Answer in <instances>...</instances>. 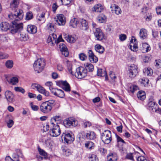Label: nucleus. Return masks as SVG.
I'll list each match as a JSON object with an SVG mask.
<instances>
[{"mask_svg": "<svg viewBox=\"0 0 161 161\" xmlns=\"http://www.w3.org/2000/svg\"><path fill=\"white\" fill-rule=\"evenodd\" d=\"M49 140L50 139L48 138L45 137L42 139V142L46 145H47L48 143H49Z\"/></svg>", "mask_w": 161, "mask_h": 161, "instance_id": "62", "label": "nucleus"}, {"mask_svg": "<svg viewBox=\"0 0 161 161\" xmlns=\"http://www.w3.org/2000/svg\"><path fill=\"white\" fill-rule=\"evenodd\" d=\"M8 54L0 52V59L6 58H8Z\"/></svg>", "mask_w": 161, "mask_h": 161, "instance_id": "53", "label": "nucleus"}, {"mask_svg": "<svg viewBox=\"0 0 161 161\" xmlns=\"http://www.w3.org/2000/svg\"><path fill=\"white\" fill-rule=\"evenodd\" d=\"M33 15L31 12H27L26 15V19L27 20H30L32 19Z\"/></svg>", "mask_w": 161, "mask_h": 161, "instance_id": "46", "label": "nucleus"}, {"mask_svg": "<svg viewBox=\"0 0 161 161\" xmlns=\"http://www.w3.org/2000/svg\"><path fill=\"white\" fill-rule=\"evenodd\" d=\"M13 62L11 60H7L5 63L6 66L8 69H11L13 67Z\"/></svg>", "mask_w": 161, "mask_h": 161, "instance_id": "42", "label": "nucleus"}, {"mask_svg": "<svg viewBox=\"0 0 161 161\" xmlns=\"http://www.w3.org/2000/svg\"><path fill=\"white\" fill-rule=\"evenodd\" d=\"M51 129L49 134L52 137H57L61 133V130L59 126L56 122V117H53L51 120Z\"/></svg>", "mask_w": 161, "mask_h": 161, "instance_id": "2", "label": "nucleus"}, {"mask_svg": "<svg viewBox=\"0 0 161 161\" xmlns=\"http://www.w3.org/2000/svg\"><path fill=\"white\" fill-rule=\"evenodd\" d=\"M19 0H13L11 3L10 8L13 11L8 16L10 19L12 20V27H11V32L14 34L21 30L23 28L22 23H18V21L21 19L23 17V11L18 8L19 4Z\"/></svg>", "mask_w": 161, "mask_h": 161, "instance_id": "1", "label": "nucleus"}, {"mask_svg": "<svg viewBox=\"0 0 161 161\" xmlns=\"http://www.w3.org/2000/svg\"><path fill=\"white\" fill-rule=\"evenodd\" d=\"M156 10L157 14H161V7H158L156 8Z\"/></svg>", "mask_w": 161, "mask_h": 161, "instance_id": "64", "label": "nucleus"}, {"mask_svg": "<svg viewBox=\"0 0 161 161\" xmlns=\"http://www.w3.org/2000/svg\"><path fill=\"white\" fill-rule=\"evenodd\" d=\"M137 160L138 161H147L145 158L142 156H141L138 157L137 158Z\"/></svg>", "mask_w": 161, "mask_h": 161, "instance_id": "60", "label": "nucleus"}, {"mask_svg": "<svg viewBox=\"0 0 161 161\" xmlns=\"http://www.w3.org/2000/svg\"><path fill=\"white\" fill-rule=\"evenodd\" d=\"M45 65V59L43 58H40L35 62L33 66L35 71L39 73L44 69Z\"/></svg>", "mask_w": 161, "mask_h": 161, "instance_id": "3", "label": "nucleus"}, {"mask_svg": "<svg viewBox=\"0 0 161 161\" xmlns=\"http://www.w3.org/2000/svg\"><path fill=\"white\" fill-rule=\"evenodd\" d=\"M79 57L80 59L82 61H84L87 58V56L85 54L81 53L79 55Z\"/></svg>", "mask_w": 161, "mask_h": 161, "instance_id": "54", "label": "nucleus"}, {"mask_svg": "<svg viewBox=\"0 0 161 161\" xmlns=\"http://www.w3.org/2000/svg\"><path fill=\"white\" fill-rule=\"evenodd\" d=\"M102 141L105 144L110 143L112 140L111 133L109 130H105L101 134Z\"/></svg>", "mask_w": 161, "mask_h": 161, "instance_id": "5", "label": "nucleus"}, {"mask_svg": "<svg viewBox=\"0 0 161 161\" xmlns=\"http://www.w3.org/2000/svg\"><path fill=\"white\" fill-rule=\"evenodd\" d=\"M143 72L147 76H151L153 74V71L150 68H146L143 70Z\"/></svg>", "mask_w": 161, "mask_h": 161, "instance_id": "40", "label": "nucleus"}, {"mask_svg": "<svg viewBox=\"0 0 161 161\" xmlns=\"http://www.w3.org/2000/svg\"><path fill=\"white\" fill-rule=\"evenodd\" d=\"M38 150L39 152V153L41 155L46 156L47 155V153L45 152L43 149H41L40 147H38Z\"/></svg>", "mask_w": 161, "mask_h": 161, "instance_id": "51", "label": "nucleus"}, {"mask_svg": "<svg viewBox=\"0 0 161 161\" xmlns=\"http://www.w3.org/2000/svg\"><path fill=\"white\" fill-rule=\"evenodd\" d=\"M47 104L52 107L53 105L55 103V101L54 100H49L48 101L45 102Z\"/></svg>", "mask_w": 161, "mask_h": 161, "instance_id": "56", "label": "nucleus"}, {"mask_svg": "<svg viewBox=\"0 0 161 161\" xmlns=\"http://www.w3.org/2000/svg\"><path fill=\"white\" fill-rule=\"evenodd\" d=\"M79 23L77 19L75 18H74L71 19L70 21V25L73 28L76 27L77 25Z\"/></svg>", "mask_w": 161, "mask_h": 161, "instance_id": "35", "label": "nucleus"}, {"mask_svg": "<svg viewBox=\"0 0 161 161\" xmlns=\"http://www.w3.org/2000/svg\"><path fill=\"white\" fill-rule=\"evenodd\" d=\"M38 92H39L43 94L46 97H47L49 95V92L48 91H47L44 87L41 86L39 87Z\"/></svg>", "mask_w": 161, "mask_h": 161, "instance_id": "37", "label": "nucleus"}, {"mask_svg": "<svg viewBox=\"0 0 161 161\" xmlns=\"http://www.w3.org/2000/svg\"><path fill=\"white\" fill-rule=\"evenodd\" d=\"M107 161H117V156L116 154L111 153L107 157Z\"/></svg>", "mask_w": 161, "mask_h": 161, "instance_id": "31", "label": "nucleus"}, {"mask_svg": "<svg viewBox=\"0 0 161 161\" xmlns=\"http://www.w3.org/2000/svg\"><path fill=\"white\" fill-rule=\"evenodd\" d=\"M150 47L149 45L146 43H143L142 46L141 47L140 49L143 53L147 52L150 50Z\"/></svg>", "mask_w": 161, "mask_h": 161, "instance_id": "25", "label": "nucleus"}, {"mask_svg": "<svg viewBox=\"0 0 161 161\" xmlns=\"http://www.w3.org/2000/svg\"><path fill=\"white\" fill-rule=\"evenodd\" d=\"M52 41H53V39L50 34L48 37L47 42L50 45H52Z\"/></svg>", "mask_w": 161, "mask_h": 161, "instance_id": "61", "label": "nucleus"}, {"mask_svg": "<svg viewBox=\"0 0 161 161\" xmlns=\"http://www.w3.org/2000/svg\"><path fill=\"white\" fill-rule=\"evenodd\" d=\"M51 122L49 124H46L44 126V130L46 131H48L49 130L50 128H51ZM51 128H50V129Z\"/></svg>", "mask_w": 161, "mask_h": 161, "instance_id": "58", "label": "nucleus"}, {"mask_svg": "<svg viewBox=\"0 0 161 161\" xmlns=\"http://www.w3.org/2000/svg\"><path fill=\"white\" fill-rule=\"evenodd\" d=\"M64 125L66 127H70L71 126H75L78 124V121L74 119L69 118L64 121Z\"/></svg>", "mask_w": 161, "mask_h": 161, "instance_id": "7", "label": "nucleus"}, {"mask_svg": "<svg viewBox=\"0 0 161 161\" xmlns=\"http://www.w3.org/2000/svg\"><path fill=\"white\" fill-rule=\"evenodd\" d=\"M156 66L158 68L161 67V60H156Z\"/></svg>", "mask_w": 161, "mask_h": 161, "instance_id": "63", "label": "nucleus"}, {"mask_svg": "<svg viewBox=\"0 0 161 161\" xmlns=\"http://www.w3.org/2000/svg\"><path fill=\"white\" fill-rule=\"evenodd\" d=\"M136 39L134 36L132 37L130 41V44L129 45L130 48L131 50L133 52L137 51L138 50V47L136 41Z\"/></svg>", "mask_w": 161, "mask_h": 161, "instance_id": "13", "label": "nucleus"}, {"mask_svg": "<svg viewBox=\"0 0 161 161\" xmlns=\"http://www.w3.org/2000/svg\"><path fill=\"white\" fill-rule=\"evenodd\" d=\"M50 90L52 93L55 96L61 98H63L65 96L64 92L61 89L50 87Z\"/></svg>", "mask_w": 161, "mask_h": 161, "instance_id": "9", "label": "nucleus"}, {"mask_svg": "<svg viewBox=\"0 0 161 161\" xmlns=\"http://www.w3.org/2000/svg\"><path fill=\"white\" fill-rule=\"evenodd\" d=\"M97 75L98 76L105 77V79L106 80H108V77L106 71L105 70H103L101 69H98Z\"/></svg>", "mask_w": 161, "mask_h": 161, "instance_id": "23", "label": "nucleus"}, {"mask_svg": "<svg viewBox=\"0 0 161 161\" xmlns=\"http://www.w3.org/2000/svg\"><path fill=\"white\" fill-rule=\"evenodd\" d=\"M40 109L42 112L45 114H47L51 111L52 109V107L48 105L46 102H44L41 105Z\"/></svg>", "mask_w": 161, "mask_h": 161, "instance_id": "11", "label": "nucleus"}, {"mask_svg": "<svg viewBox=\"0 0 161 161\" xmlns=\"http://www.w3.org/2000/svg\"><path fill=\"white\" fill-rule=\"evenodd\" d=\"M147 36V31L144 28L141 29L139 32V36L142 40L146 39Z\"/></svg>", "mask_w": 161, "mask_h": 161, "instance_id": "21", "label": "nucleus"}, {"mask_svg": "<svg viewBox=\"0 0 161 161\" xmlns=\"http://www.w3.org/2000/svg\"><path fill=\"white\" fill-rule=\"evenodd\" d=\"M139 82L140 83L142 86L147 87L148 86L149 80L147 78H144L140 79Z\"/></svg>", "mask_w": 161, "mask_h": 161, "instance_id": "30", "label": "nucleus"}, {"mask_svg": "<svg viewBox=\"0 0 161 161\" xmlns=\"http://www.w3.org/2000/svg\"><path fill=\"white\" fill-rule=\"evenodd\" d=\"M85 146L88 149L91 150L94 148V143L91 141L86 142L85 144Z\"/></svg>", "mask_w": 161, "mask_h": 161, "instance_id": "32", "label": "nucleus"}, {"mask_svg": "<svg viewBox=\"0 0 161 161\" xmlns=\"http://www.w3.org/2000/svg\"><path fill=\"white\" fill-rule=\"evenodd\" d=\"M95 50L100 53H103L104 51V47L98 44L95 45Z\"/></svg>", "mask_w": 161, "mask_h": 161, "instance_id": "39", "label": "nucleus"}, {"mask_svg": "<svg viewBox=\"0 0 161 161\" xmlns=\"http://www.w3.org/2000/svg\"><path fill=\"white\" fill-rule=\"evenodd\" d=\"M13 159H12L10 156H7L5 158L6 161H19V156L15 154L13 155Z\"/></svg>", "mask_w": 161, "mask_h": 161, "instance_id": "36", "label": "nucleus"}, {"mask_svg": "<svg viewBox=\"0 0 161 161\" xmlns=\"http://www.w3.org/2000/svg\"><path fill=\"white\" fill-rule=\"evenodd\" d=\"M4 95L8 102L12 103L14 101V96L11 91H6L5 92Z\"/></svg>", "mask_w": 161, "mask_h": 161, "instance_id": "15", "label": "nucleus"}, {"mask_svg": "<svg viewBox=\"0 0 161 161\" xmlns=\"http://www.w3.org/2000/svg\"><path fill=\"white\" fill-rule=\"evenodd\" d=\"M110 8H111L112 11L113 10L115 11L116 14L118 15L121 14V10L117 5L113 4L110 6Z\"/></svg>", "mask_w": 161, "mask_h": 161, "instance_id": "29", "label": "nucleus"}, {"mask_svg": "<svg viewBox=\"0 0 161 161\" xmlns=\"http://www.w3.org/2000/svg\"><path fill=\"white\" fill-rule=\"evenodd\" d=\"M59 48L62 52L63 55H64L65 57H67L69 55V52L65 45L63 42L60 43L59 44Z\"/></svg>", "mask_w": 161, "mask_h": 161, "instance_id": "16", "label": "nucleus"}, {"mask_svg": "<svg viewBox=\"0 0 161 161\" xmlns=\"http://www.w3.org/2000/svg\"><path fill=\"white\" fill-rule=\"evenodd\" d=\"M0 27L2 31H6L9 29L11 26L7 22H3L1 23Z\"/></svg>", "mask_w": 161, "mask_h": 161, "instance_id": "19", "label": "nucleus"}, {"mask_svg": "<svg viewBox=\"0 0 161 161\" xmlns=\"http://www.w3.org/2000/svg\"><path fill=\"white\" fill-rule=\"evenodd\" d=\"M75 75L78 79H81L86 76L87 71L86 69L83 67H79L76 69Z\"/></svg>", "mask_w": 161, "mask_h": 161, "instance_id": "6", "label": "nucleus"}, {"mask_svg": "<svg viewBox=\"0 0 161 161\" xmlns=\"http://www.w3.org/2000/svg\"><path fill=\"white\" fill-rule=\"evenodd\" d=\"M90 62L93 63H96L98 61L97 58L95 55L89 58Z\"/></svg>", "mask_w": 161, "mask_h": 161, "instance_id": "49", "label": "nucleus"}, {"mask_svg": "<svg viewBox=\"0 0 161 161\" xmlns=\"http://www.w3.org/2000/svg\"><path fill=\"white\" fill-rule=\"evenodd\" d=\"M86 69L88 70L89 72H92L94 70L93 65L90 63H86L84 64Z\"/></svg>", "mask_w": 161, "mask_h": 161, "instance_id": "38", "label": "nucleus"}, {"mask_svg": "<svg viewBox=\"0 0 161 161\" xmlns=\"http://www.w3.org/2000/svg\"><path fill=\"white\" fill-rule=\"evenodd\" d=\"M14 89L15 92H20L23 94L25 92L24 89L20 87H14Z\"/></svg>", "mask_w": 161, "mask_h": 161, "instance_id": "45", "label": "nucleus"}, {"mask_svg": "<svg viewBox=\"0 0 161 161\" xmlns=\"http://www.w3.org/2000/svg\"><path fill=\"white\" fill-rule=\"evenodd\" d=\"M36 19L39 23H42L45 21V13L42 12L39 13L36 16Z\"/></svg>", "mask_w": 161, "mask_h": 161, "instance_id": "18", "label": "nucleus"}, {"mask_svg": "<svg viewBox=\"0 0 161 161\" xmlns=\"http://www.w3.org/2000/svg\"><path fill=\"white\" fill-rule=\"evenodd\" d=\"M90 161H98L97 156L94 154H92L89 157Z\"/></svg>", "mask_w": 161, "mask_h": 161, "instance_id": "47", "label": "nucleus"}, {"mask_svg": "<svg viewBox=\"0 0 161 161\" xmlns=\"http://www.w3.org/2000/svg\"><path fill=\"white\" fill-rule=\"evenodd\" d=\"M19 39L21 41H26L28 39V36L25 33L22 32L20 35Z\"/></svg>", "mask_w": 161, "mask_h": 161, "instance_id": "41", "label": "nucleus"}, {"mask_svg": "<svg viewBox=\"0 0 161 161\" xmlns=\"http://www.w3.org/2000/svg\"><path fill=\"white\" fill-rule=\"evenodd\" d=\"M138 86L136 85H133L130 87V91L132 93H134L135 91L138 89Z\"/></svg>", "mask_w": 161, "mask_h": 161, "instance_id": "50", "label": "nucleus"}, {"mask_svg": "<svg viewBox=\"0 0 161 161\" xmlns=\"http://www.w3.org/2000/svg\"><path fill=\"white\" fill-rule=\"evenodd\" d=\"M55 19L56 23L59 25H64L65 24L66 19L63 14H57L55 18Z\"/></svg>", "mask_w": 161, "mask_h": 161, "instance_id": "10", "label": "nucleus"}, {"mask_svg": "<svg viewBox=\"0 0 161 161\" xmlns=\"http://www.w3.org/2000/svg\"><path fill=\"white\" fill-rule=\"evenodd\" d=\"M137 95L138 98L141 100H144L146 98L145 93L142 91H139Z\"/></svg>", "mask_w": 161, "mask_h": 161, "instance_id": "33", "label": "nucleus"}, {"mask_svg": "<svg viewBox=\"0 0 161 161\" xmlns=\"http://www.w3.org/2000/svg\"><path fill=\"white\" fill-rule=\"evenodd\" d=\"M137 67L135 65H131L129 68L127 74L131 78H134L137 73Z\"/></svg>", "mask_w": 161, "mask_h": 161, "instance_id": "8", "label": "nucleus"}, {"mask_svg": "<svg viewBox=\"0 0 161 161\" xmlns=\"http://www.w3.org/2000/svg\"><path fill=\"white\" fill-rule=\"evenodd\" d=\"M98 20L100 23L104 22L106 19L105 16L103 14H101L98 17Z\"/></svg>", "mask_w": 161, "mask_h": 161, "instance_id": "44", "label": "nucleus"}, {"mask_svg": "<svg viewBox=\"0 0 161 161\" xmlns=\"http://www.w3.org/2000/svg\"><path fill=\"white\" fill-rule=\"evenodd\" d=\"M9 75H5V77L8 83L12 85H15L19 82V79L17 76H14L9 78Z\"/></svg>", "mask_w": 161, "mask_h": 161, "instance_id": "14", "label": "nucleus"}, {"mask_svg": "<svg viewBox=\"0 0 161 161\" xmlns=\"http://www.w3.org/2000/svg\"><path fill=\"white\" fill-rule=\"evenodd\" d=\"M103 7L101 4H97L93 7L92 10L96 12L100 13L102 12L103 10Z\"/></svg>", "mask_w": 161, "mask_h": 161, "instance_id": "27", "label": "nucleus"}, {"mask_svg": "<svg viewBox=\"0 0 161 161\" xmlns=\"http://www.w3.org/2000/svg\"><path fill=\"white\" fill-rule=\"evenodd\" d=\"M119 38L121 41H124L126 39V36L125 34H121L119 35Z\"/></svg>", "mask_w": 161, "mask_h": 161, "instance_id": "57", "label": "nucleus"}, {"mask_svg": "<svg viewBox=\"0 0 161 161\" xmlns=\"http://www.w3.org/2000/svg\"><path fill=\"white\" fill-rule=\"evenodd\" d=\"M62 4L64 5H69L71 2V0H61Z\"/></svg>", "mask_w": 161, "mask_h": 161, "instance_id": "55", "label": "nucleus"}, {"mask_svg": "<svg viewBox=\"0 0 161 161\" xmlns=\"http://www.w3.org/2000/svg\"><path fill=\"white\" fill-rule=\"evenodd\" d=\"M27 29L28 32L31 34H35L37 32V28L35 25H28Z\"/></svg>", "mask_w": 161, "mask_h": 161, "instance_id": "26", "label": "nucleus"}, {"mask_svg": "<svg viewBox=\"0 0 161 161\" xmlns=\"http://www.w3.org/2000/svg\"><path fill=\"white\" fill-rule=\"evenodd\" d=\"M80 22L81 24L80 28L81 30L85 31L88 29V23L85 19H82L80 20Z\"/></svg>", "mask_w": 161, "mask_h": 161, "instance_id": "22", "label": "nucleus"}, {"mask_svg": "<svg viewBox=\"0 0 161 161\" xmlns=\"http://www.w3.org/2000/svg\"><path fill=\"white\" fill-rule=\"evenodd\" d=\"M8 127L10 128L14 124V122L12 119H9L7 122Z\"/></svg>", "mask_w": 161, "mask_h": 161, "instance_id": "52", "label": "nucleus"}, {"mask_svg": "<svg viewBox=\"0 0 161 161\" xmlns=\"http://www.w3.org/2000/svg\"><path fill=\"white\" fill-rule=\"evenodd\" d=\"M52 37L53 38V41L52 43V45H54L55 43H58L60 42L64 41L61 36H60L57 39V36L54 33L50 34Z\"/></svg>", "mask_w": 161, "mask_h": 161, "instance_id": "17", "label": "nucleus"}, {"mask_svg": "<svg viewBox=\"0 0 161 161\" xmlns=\"http://www.w3.org/2000/svg\"><path fill=\"white\" fill-rule=\"evenodd\" d=\"M40 86L41 85L37 83H33L31 86V87L32 89H36L38 91Z\"/></svg>", "mask_w": 161, "mask_h": 161, "instance_id": "48", "label": "nucleus"}, {"mask_svg": "<svg viewBox=\"0 0 161 161\" xmlns=\"http://www.w3.org/2000/svg\"><path fill=\"white\" fill-rule=\"evenodd\" d=\"M63 86L62 88L66 92H70V88L69 84L66 81H60L59 82Z\"/></svg>", "mask_w": 161, "mask_h": 161, "instance_id": "20", "label": "nucleus"}, {"mask_svg": "<svg viewBox=\"0 0 161 161\" xmlns=\"http://www.w3.org/2000/svg\"><path fill=\"white\" fill-rule=\"evenodd\" d=\"M47 28L49 31H54L55 29L53 24L52 23H49L47 25Z\"/></svg>", "mask_w": 161, "mask_h": 161, "instance_id": "43", "label": "nucleus"}, {"mask_svg": "<svg viewBox=\"0 0 161 161\" xmlns=\"http://www.w3.org/2000/svg\"><path fill=\"white\" fill-rule=\"evenodd\" d=\"M115 136L117 142V146L118 147L122 146L123 144L125 143V141L119 136L116 134Z\"/></svg>", "mask_w": 161, "mask_h": 161, "instance_id": "34", "label": "nucleus"}, {"mask_svg": "<svg viewBox=\"0 0 161 161\" xmlns=\"http://www.w3.org/2000/svg\"><path fill=\"white\" fill-rule=\"evenodd\" d=\"M86 136L88 139L94 140L96 138V135L93 131H88L86 133Z\"/></svg>", "mask_w": 161, "mask_h": 161, "instance_id": "24", "label": "nucleus"}, {"mask_svg": "<svg viewBox=\"0 0 161 161\" xmlns=\"http://www.w3.org/2000/svg\"><path fill=\"white\" fill-rule=\"evenodd\" d=\"M31 106L32 109L34 111H37L39 109V108L38 106L33 105L32 103H31Z\"/></svg>", "mask_w": 161, "mask_h": 161, "instance_id": "59", "label": "nucleus"}, {"mask_svg": "<svg viewBox=\"0 0 161 161\" xmlns=\"http://www.w3.org/2000/svg\"><path fill=\"white\" fill-rule=\"evenodd\" d=\"M61 138L67 144L71 143L75 140L74 136L73 133L67 131H65L63 133Z\"/></svg>", "mask_w": 161, "mask_h": 161, "instance_id": "4", "label": "nucleus"}, {"mask_svg": "<svg viewBox=\"0 0 161 161\" xmlns=\"http://www.w3.org/2000/svg\"><path fill=\"white\" fill-rule=\"evenodd\" d=\"M64 38L68 42L70 43L74 42L76 40L75 37L69 35H66L64 37Z\"/></svg>", "mask_w": 161, "mask_h": 161, "instance_id": "28", "label": "nucleus"}, {"mask_svg": "<svg viewBox=\"0 0 161 161\" xmlns=\"http://www.w3.org/2000/svg\"><path fill=\"white\" fill-rule=\"evenodd\" d=\"M93 31L94 35L97 40L101 41L104 38V34L100 28H96L95 30Z\"/></svg>", "mask_w": 161, "mask_h": 161, "instance_id": "12", "label": "nucleus"}]
</instances>
